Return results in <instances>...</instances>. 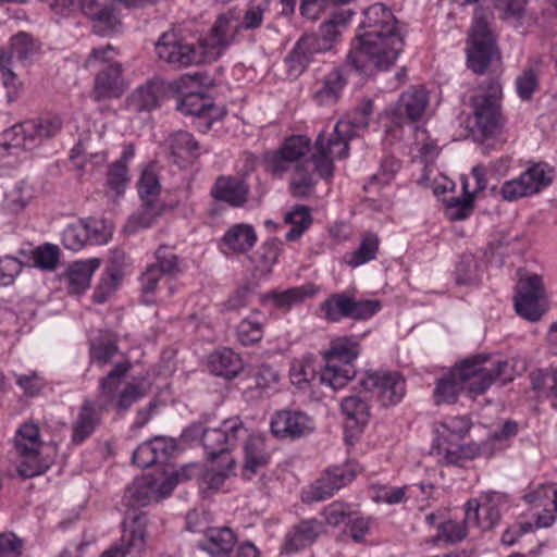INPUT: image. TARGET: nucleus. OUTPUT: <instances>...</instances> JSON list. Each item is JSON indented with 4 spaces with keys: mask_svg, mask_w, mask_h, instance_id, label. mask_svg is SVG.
I'll return each instance as SVG.
<instances>
[{
    "mask_svg": "<svg viewBox=\"0 0 557 557\" xmlns=\"http://www.w3.org/2000/svg\"><path fill=\"white\" fill-rule=\"evenodd\" d=\"M502 85L497 79H490L486 88L472 97V114L469 116L470 128L474 136L485 139L495 135L500 125Z\"/></svg>",
    "mask_w": 557,
    "mask_h": 557,
    "instance_id": "obj_6",
    "label": "nucleus"
},
{
    "mask_svg": "<svg viewBox=\"0 0 557 557\" xmlns=\"http://www.w3.org/2000/svg\"><path fill=\"white\" fill-rule=\"evenodd\" d=\"M177 110L185 115L198 116L206 119L203 128L209 129L214 121V107L209 97L201 94L190 92L185 95L177 104Z\"/></svg>",
    "mask_w": 557,
    "mask_h": 557,
    "instance_id": "obj_30",
    "label": "nucleus"
},
{
    "mask_svg": "<svg viewBox=\"0 0 557 557\" xmlns=\"http://www.w3.org/2000/svg\"><path fill=\"white\" fill-rule=\"evenodd\" d=\"M62 126L58 116H46L27 120L15 124L3 134L5 148L33 150L39 147L44 140L55 136Z\"/></svg>",
    "mask_w": 557,
    "mask_h": 557,
    "instance_id": "obj_8",
    "label": "nucleus"
},
{
    "mask_svg": "<svg viewBox=\"0 0 557 557\" xmlns=\"http://www.w3.org/2000/svg\"><path fill=\"white\" fill-rule=\"evenodd\" d=\"M156 50L160 60L176 69L211 62L200 39L197 45L189 44L174 32L164 33L156 44Z\"/></svg>",
    "mask_w": 557,
    "mask_h": 557,
    "instance_id": "obj_10",
    "label": "nucleus"
},
{
    "mask_svg": "<svg viewBox=\"0 0 557 557\" xmlns=\"http://www.w3.org/2000/svg\"><path fill=\"white\" fill-rule=\"evenodd\" d=\"M380 239L374 233H364L360 246L354 252L345 256V261L350 267H359L376 258Z\"/></svg>",
    "mask_w": 557,
    "mask_h": 557,
    "instance_id": "obj_41",
    "label": "nucleus"
},
{
    "mask_svg": "<svg viewBox=\"0 0 557 557\" xmlns=\"http://www.w3.org/2000/svg\"><path fill=\"white\" fill-rule=\"evenodd\" d=\"M178 476L177 473H173L160 482L158 479L147 475L134 480L126 488L124 502L133 510L127 513L124 521L123 541H126L128 535L127 545L129 549L143 552L145 548L147 517L145 512L136 511L135 508L145 507L153 500L168 497L177 485Z\"/></svg>",
    "mask_w": 557,
    "mask_h": 557,
    "instance_id": "obj_4",
    "label": "nucleus"
},
{
    "mask_svg": "<svg viewBox=\"0 0 557 557\" xmlns=\"http://www.w3.org/2000/svg\"><path fill=\"white\" fill-rule=\"evenodd\" d=\"M10 58L4 54L0 55V72L4 87L8 89V99L13 101L16 96V91L21 86V82L13 71L9 67Z\"/></svg>",
    "mask_w": 557,
    "mask_h": 557,
    "instance_id": "obj_61",
    "label": "nucleus"
},
{
    "mask_svg": "<svg viewBox=\"0 0 557 557\" xmlns=\"http://www.w3.org/2000/svg\"><path fill=\"white\" fill-rule=\"evenodd\" d=\"M342 412L346 416V430L356 429L357 432L368 423L370 407L366 397L354 395L345 397L341 404Z\"/></svg>",
    "mask_w": 557,
    "mask_h": 557,
    "instance_id": "obj_33",
    "label": "nucleus"
},
{
    "mask_svg": "<svg viewBox=\"0 0 557 557\" xmlns=\"http://www.w3.org/2000/svg\"><path fill=\"white\" fill-rule=\"evenodd\" d=\"M355 478V473L343 467H333L324 473L315 483L305 492L307 502H322L334 495Z\"/></svg>",
    "mask_w": 557,
    "mask_h": 557,
    "instance_id": "obj_20",
    "label": "nucleus"
},
{
    "mask_svg": "<svg viewBox=\"0 0 557 557\" xmlns=\"http://www.w3.org/2000/svg\"><path fill=\"white\" fill-rule=\"evenodd\" d=\"M76 9L95 21V33L106 36L117 30L120 21L110 5H102L97 0H76Z\"/></svg>",
    "mask_w": 557,
    "mask_h": 557,
    "instance_id": "obj_22",
    "label": "nucleus"
},
{
    "mask_svg": "<svg viewBox=\"0 0 557 557\" xmlns=\"http://www.w3.org/2000/svg\"><path fill=\"white\" fill-rule=\"evenodd\" d=\"M542 276L533 274L521 280L515 297L516 312L528 321H539L546 311Z\"/></svg>",
    "mask_w": 557,
    "mask_h": 557,
    "instance_id": "obj_18",
    "label": "nucleus"
},
{
    "mask_svg": "<svg viewBox=\"0 0 557 557\" xmlns=\"http://www.w3.org/2000/svg\"><path fill=\"white\" fill-rule=\"evenodd\" d=\"M162 274L160 273V270L157 268H152L149 265L146 271L140 276V284H141V292L144 294V301L146 304H151L152 299L149 297L152 295L156 289L157 285L161 278Z\"/></svg>",
    "mask_w": 557,
    "mask_h": 557,
    "instance_id": "obj_63",
    "label": "nucleus"
},
{
    "mask_svg": "<svg viewBox=\"0 0 557 557\" xmlns=\"http://www.w3.org/2000/svg\"><path fill=\"white\" fill-rule=\"evenodd\" d=\"M346 78L338 69L331 71L323 79L321 87L314 91V98L320 104H329L335 102L344 86Z\"/></svg>",
    "mask_w": 557,
    "mask_h": 557,
    "instance_id": "obj_39",
    "label": "nucleus"
},
{
    "mask_svg": "<svg viewBox=\"0 0 557 557\" xmlns=\"http://www.w3.org/2000/svg\"><path fill=\"white\" fill-rule=\"evenodd\" d=\"M312 164H297L290 178L289 189L294 197L306 198L314 191L317 178L314 173L309 171Z\"/></svg>",
    "mask_w": 557,
    "mask_h": 557,
    "instance_id": "obj_40",
    "label": "nucleus"
},
{
    "mask_svg": "<svg viewBox=\"0 0 557 557\" xmlns=\"http://www.w3.org/2000/svg\"><path fill=\"white\" fill-rule=\"evenodd\" d=\"M236 536L232 529L210 528L205 539L198 543V547L207 552L211 557H228L234 548Z\"/></svg>",
    "mask_w": 557,
    "mask_h": 557,
    "instance_id": "obj_27",
    "label": "nucleus"
},
{
    "mask_svg": "<svg viewBox=\"0 0 557 557\" xmlns=\"http://www.w3.org/2000/svg\"><path fill=\"white\" fill-rule=\"evenodd\" d=\"M101 423V409L90 399L84 400L72 424L71 441L81 445L90 437Z\"/></svg>",
    "mask_w": 557,
    "mask_h": 557,
    "instance_id": "obj_24",
    "label": "nucleus"
},
{
    "mask_svg": "<svg viewBox=\"0 0 557 557\" xmlns=\"http://www.w3.org/2000/svg\"><path fill=\"white\" fill-rule=\"evenodd\" d=\"M106 240V236L97 228L95 220L76 221L69 224L62 233V243L65 248L77 251L87 243L100 244Z\"/></svg>",
    "mask_w": 557,
    "mask_h": 557,
    "instance_id": "obj_21",
    "label": "nucleus"
},
{
    "mask_svg": "<svg viewBox=\"0 0 557 557\" xmlns=\"http://www.w3.org/2000/svg\"><path fill=\"white\" fill-rule=\"evenodd\" d=\"M239 18L240 14L235 9L219 14L210 34L200 39L211 62L216 60L234 41L236 34L240 30Z\"/></svg>",
    "mask_w": 557,
    "mask_h": 557,
    "instance_id": "obj_17",
    "label": "nucleus"
},
{
    "mask_svg": "<svg viewBox=\"0 0 557 557\" xmlns=\"http://www.w3.org/2000/svg\"><path fill=\"white\" fill-rule=\"evenodd\" d=\"M222 240L232 251L245 253L255 246L257 235L252 226L236 224L225 233Z\"/></svg>",
    "mask_w": 557,
    "mask_h": 557,
    "instance_id": "obj_36",
    "label": "nucleus"
},
{
    "mask_svg": "<svg viewBox=\"0 0 557 557\" xmlns=\"http://www.w3.org/2000/svg\"><path fill=\"white\" fill-rule=\"evenodd\" d=\"M539 86V76L533 69H525L521 75L517 77V94L522 100H530Z\"/></svg>",
    "mask_w": 557,
    "mask_h": 557,
    "instance_id": "obj_55",
    "label": "nucleus"
},
{
    "mask_svg": "<svg viewBox=\"0 0 557 557\" xmlns=\"http://www.w3.org/2000/svg\"><path fill=\"white\" fill-rule=\"evenodd\" d=\"M322 530L323 525L319 520H302L286 534L282 552L292 554L312 545Z\"/></svg>",
    "mask_w": 557,
    "mask_h": 557,
    "instance_id": "obj_25",
    "label": "nucleus"
},
{
    "mask_svg": "<svg viewBox=\"0 0 557 557\" xmlns=\"http://www.w3.org/2000/svg\"><path fill=\"white\" fill-rule=\"evenodd\" d=\"M310 139L307 136L296 135L284 140L277 151L268 157V168L274 174H282L289 169L290 163L312 164L314 172L321 177L315 169L313 157L302 160L310 151ZM314 156V153L312 154ZM327 176L326 178H329ZM322 178H324L322 176Z\"/></svg>",
    "mask_w": 557,
    "mask_h": 557,
    "instance_id": "obj_16",
    "label": "nucleus"
},
{
    "mask_svg": "<svg viewBox=\"0 0 557 557\" xmlns=\"http://www.w3.org/2000/svg\"><path fill=\"white\" fill-rule=\"evenodd\" d=\"M506 503V495L498 492L485 493L481 500L469 499L465 505V523L482 531L494 528L499 519V506Z\"/></svg>",
    "mask_w": 557,
    "mask_h": 557,
    "instance_id": "obj_15",
    "label": "nucleus"
},
{
    "mask_svg": "<svg viewBox=\"0 0 557 557\" xmlns=\"http://www.w3.org/2000/svg\"><path fill=\"white\" fill-rule=\"evenodd\" d=\"M373 112V102L367 99L357 109L358 116L342 119L327 136L320 133L314 143L313 162L321 176H332L334 160L346 159L349 154V141L359 131L369 126V115Z\"/></svg>",
    "mask_w": 557,
    "mask_h": 557,
    "instance_id": "obj_5",
    "label": "nucleus"
},
{
    "mask_svg": "<svg viewBox=\"0 0 557 557\" xmlns=\"http://www.w3.org/2000/svg\"><path fill=\"white\" fill-rule=\"evenodd\" d=\"M22 541L12 532L0 534V557H20Z\"/></svg>",
    "mask_w": 557,
    "mask_h": 557,
    "instance_id": "obj_64",
    "label": "nucleus"
},
{
    "mask_svg": "<svg viewBox=\"0 0 557 557\" xmlns=\"http://www.w3.org/2000/svg\"><path fill=\"white\" fill-rule=\"evenodd\" d=\"M99 259H89L74 262L67 270L66 280L69 292L78 295L87 289L94 272L99 268Z\"/></svg>",
    "mask_w": 557,
    "mask_h": 557,
    "instance_id": "obj_32",
    "label": "nucleus"
},
{
    "mask_svg": "<svg viewBox=\"0 0 557 557\" xmlns=\"http://www.w3.org/2000/svg\"><path fill=\"white\" fill-rule=\"evenodd\" d=\"M22 460L17 467V472L23 478H33L45 473L49 468V462L39 458L38 449L28 453H18Z\"/></svg>",
    "mask_w": 557,
    "mask_h": 557,
    "instance_id": "obj_45",
    "label": "nucleus"
},
{
    "mask_svg": "<svg viewBox=\"0 0 557 557\" xmlns=\"http://www.w3.org/2000/svg\"><path fill=\"white\" fill-rule=\"evenodd\" d=\"M531 384L535 392L542 393L545 397H548L549 393L557 384V369L547 368L532 372Z\"/></svg>",
    "mask_w": 557,
    "mask_h": 557,
    "instance_id": "obj_53",
    "label": "nucleus"
},
{
    "mask_svg": "<svg viewBox=\"0 0 557 557\" xmlns=\"http://www.w3.org/2000/svg\"><path fill=\"white\" fill-rule=\"evenodd\" d=\"M473 210L472 196L465 198H451L447 207V214L450 220L461 221L467 219Z\"/></svg>",
    "mask_w": 557,
    "mask_h": 557,
    "instance_id": "obj_60",
    "label": "nucleus"
},
{
    "mask_svg": "<svg viewBox=\"0 0 557 557\" xmlns=\"http://www.w3.org/2000/svg\"><path fill=\"white\" fill-rule=\"evenodd\" d=\"M135 149L133 145L124 148L121 158L111 164L108 171V185L117 196L124 193L129 181L127 162L134 157Z\"/></svg>",
    "mask_w": 557,
    "mask_h": 557,
    "instance_id": "obj_37",
    "label": "nucleus"
},
{
    "mask_svg": "<svg viewBox=\"0 0 557 557\" xmlns=\"http://www.w3.org/2000/svg\"><path fill=\"white\" fill-rule=\"evenodd\" d=\"M404 49L393 12L382 3L364 11L359 33L351 44L346 65L362 75H373L393 66Z\"/></svg>",
    "mask_w": 557,
    "mask_h": 557,
    "instance_id": "obj_1",
    "label": "nucleus"
},
{
    "mask_svg": "<svg viewBox=\"0 0 557 557\" xmlns=\"http://www.w3.org/2000/svg\"><path fill=\"white\" fill-rule=\"evenodd\" d=\"M149 442L154 450L158 462L161 465L166 463L172 454L176 450V443L171 437L156 436Z\"/></svg>",
    "mask_w": 557,
    "mask_h": 557,
    "instance_id": "obj_62",
    "label": "nucleus"
},
{
    "mask_svg": "<svg viewBox=\"0 0 557 557\" xmlns=\"http://www.w3.org/2000/svg\"><path fill=\"white\" fill-rule=\"evenodd\" d=\"M359 344L350 338L332 342L324 354V367L320 372V383L333 389L344 387L356 374L351 362L358 357Z\"/></svg>",
    "mask_w": 557,
    "mask_h": 557,
    "instance_id": "obj_7",
    "label": "nucleus"
},
{
    "mask_svg": "<svg viewBox=\"0 0 557 557\" xmlns=\"http://www.w3.org/2000/svg\"><path fill=\"white\" fill-rule=\"evenodd\" d=\"M282 242L277 238L268 239L260 248L259 263L262 269L270 273L276 263L281 252Z\"/></svg>",
    "mask_w": 557,
    "mask_h": 557,
    "instance_id": "obj_56",
    "label": "nucleus"
},
{
    "mask_svg": "<svg viewBox=\"0 0 557 557\" xmlns=\"http://www.w3.org/2000/svg\"><path fill=\"white\" fill-rule=\"evenodd\" d=\"M140 200L160 201L159 194L161 185L159 177L152 166H146L137 183Z\"/></svg>",
    "mask_w": 557,
    "mask_h": 557,
    "instance_id": "obj_43",
    "label": "nucleus"
},
{
    "mask_svg": "<svg viewBox=\"0 0 557 557\" xmlns=\"http://www.w3.org/2000/svg\"><path fill=\"white\" fill-rule=\"evenodd\" d=\"M456 283L471 285L479 281L476 260L471 255H465L456 267Z\"/></svg>",
    "mask_w": 557,
    "mask_h": 557,
    "instance_id": "obj_51",
    "label": "nucleus"
},
{
    "mask_svg": "<svg viewBox=\"0 0 557 557\" xmlns=\"http://www.w3.org/2000/svg\"><path fill=\"white\" fill-rule=\"evenodd\" d=\"M115 54V48L107 45L92 49L86 59L87 67L101 66L95 78L94 96L96 100L117 97L121 92L122 65L114 61Z\"/></svg>",
    "mask_w": 557,
    "mask_h": 557,
    "instance_id": "obj_9",
    "label": "nucleus"
},
{
    "mask_svg": "<svg viewBox=\"0 0 557 557\" xmlns=\"http://www.w3.org/2000/svg\"><path fill=\"white\" fill-rule=\"evenodd\" d=\"M208 366L214 375L231 380L242 371L243 361L232 349L224 348L210 355Z\"/></svg>",
    "mask_w": 557,
    "mask_h": 557,
    "instance_id": "obj_31",
    "label": "nucleus"
},
{
    "mask_svg": "<svg viewBox=\"0 0 557 557\" xmlns=\"http://www.w3.org/2000/svg\"><path fill=\"white\" fill-rule=\"evenodd\" d=\"M165 82L153 77L139 86L129 98V106L136 111H151L160 106L165 95Z\"/></svg>",
    "mask_w": 557,
    "mask_h": 557,
    "instance_id": "obj_26",
    "label": "nucleus"
},
{
    "mask_svg": "<svg viewBox=\"0 0 557 557\" xmlns=\"http://www.w3.org/2000/svg\"><path fill=\"white\" fill-rule=\"evenodd\" d=\"M429 106V92L423 87H410L404 91L397 102L392 107L397 114L409 120L410 123L420 122Z\"/></svg>",
    "mask_w": 557,
    "mask_h": 557,
    "instance_id": "obj_23",
    "label": "nucleus"
},
{
    "mask_svg": "<svg viewBox=\"0 0 557 557\" xmlns=\"http://www.w3.org/2000/svg\"><path fill=\"white\" fill-rule=\"evenodd\" d=\"M268 461L264 438L260 435H250L244 446V478L251 479Z\"/></svg>",
    "mask_w": 557,
    "mask_h": 557,
    "instance_id": "obj_29",
    "label": "nucleus"
},
{
    "mask_svg": "<svg viewBox=\"0 0 557 557\" xmlns=\"http://www.w3.org/2000/svg\"><path fill=\"white\" fill-rule=\"evenodd\" d=\"M285 222L292 224V228L286 233V240H296L311 224V215L308 207L297 206L293 211L286 214Z\"/></svg>",
    "mask_w": 557,
    "mask_h": 557,
    "instance_id": "obj_42",
    "label": "nucleus"
},
{
    "mask_svg": "<svg viewBox=\"0 0 557 557\" xmlns=\"http://www.w3.org/2000/svg\"><path fill=\"white\" fill-rule=\"evenodd\" d=\"M33 198V188L24 183H18L10 190L4 200L5 208L17 213L23 210Z\"/></svg>",
    "mask_w": 557,
    "mask_h": 557,
    "instance_id": "obj_47",
    "label": "nucleus"
},
{
    "mask_svg": "<svg viewBox=\"0 0 557 557\" xmlns=\"http://www.w3.org/2000/svg\"><path fill=\"white\" fill-rule=\"evenodd\" d=\"M468 524L456 520L442 521L438 524V531L434 537L435 543L456 544L467 536Z\"/></svg>",
    "mask_w": 557,
    "mask_h": 557,
    "instance_id": "obj_44",
    "label": "nucleus"
},
{
    "mask_svg": "<svg viewBox=\"0 0 557 557\" xmlns=\"http://www.w3.org/2000/svg\"><path fill=\"white\" fill-rule=\"evenodd\" d=\"M185 436L200 440L210 460L203 482L210 488H220L232 472L235 461L228 454L239 438L247 436V429L238 417L223 420L220 425L210 424L209 418L190 424Z\"/></svg>",
    "mask_w": 557,
    "mask_h": 557,
    "instance_id": "obj_2",
    "label": "nucleus"
},
{
    "mask_svg": "<svg viewBox=\"0 0 557 557\" xmlns=\"http://www.w3.org/2000/svg\"><path fill=\"white\" fill-rule=\"evenodd\" d=\"M317 288L311 285L287 288L285 290H272L264 296V300L278 309H289L290 307L302 302L305 299L315 295Z\"/></svg>",
    "mask_w": 557,
    "mask_h": 557,
    "instance_id": "obj_34",
    "label": "nucleus"
},
{
    "mask_svg": "<svg viewBox=\"0 0 557 557\" xmlns=\"http://www.w3.org/2000/svg\"><path fill=\"white\" fill-rule=\"evenodd\" d=\"M359 383L364 392L373 394L385 408L396 406L406 395L405 377L396 371L370 370Z\"/></svg>",
    "mask_w": 557,
    "mask_h": 557,
    "instance_id": "obj_13",
    "label": "nucleus"
},
{
    "mask_svg": "<svg viewBox=\"0 0 557 557\" xmlns=\"http://www.w3.org/2000/svg\"><path fill=\"white\" fill-rule=\"evenodd\" d=\"M325 320L339 322L343 319L368 320L381 309L376 299H356L346 293L331 294L320 305Z\"/></svg>",
    "mask_w": 557,
    "mask_h": 557,
    "instance_id": "obj_11",
    "label": "nucleus"
},
{
    "mask_svg": "<svg viewBox=\"0 0 557 557\" xmlns=\"http://www.w3.org/2000/svg\"><path fill=\"white\" fill-rule=\"evenodd\" d=\"M161 201L141 200V207L134 212L125 224V232L133 234L143 228L152 226L162 214Z\"/></svg>",
    "mask_w": 557,
    "mask_h": 557,
    "instance_id": "obj_35",
    "label": "nucleus"
},
{
    "mask_svg": "<svg viewBox=\"0 0 557 557\" xmlns=\"http://www.w3.org/2000/svg\"><path fill=\"white\" fill-rule=\"evenodd\" d=\"M312 61L308 51L304 47H300V42L297 41L294 49L286 57L285 63L287 66L288 75L293 78L298 77Z\"/></svg>",
    "mask_w": 557,
    "mask_h": 557,
    "instance_id": "obj_49",
    "label": "nucleus"
},
{
    "mask_svg": "<svg viewBox=\"0 0 557 557\" xmlns=\"http://www.w3.org/2000/svg\"><path fill=\"white\" fill-rule=\"evenodd\" d=\"M554 169L545 162L532 163L520 176L503 184L500 195L506 201H516L537 194L549 186Z\"/></svg>",
    "mask_w": 557,
    "mask_h": 557,
    "instance_id": "obj_12",
    "label": "nucleus"
},
{
    "mask_svg": "<svg viewBox=\"0 0 557 557\" xmlns=\"http://www.w3.org/2000/svg\"><path fill=\"white\" fill-rule=\"evenodd\" d=\"M129 369L128 362H120L100 381V391L108 399L112 398L117 391L122 377Z\"/></svg>",
    "mask_w": 557,
    "mask_h": 557,
    "instance_id": "obj_50",
    "label": "nucleus"
},
{
    "mask_svg": "<svg viewBox=\"0 0 557 557\" xmlns=\"http://www.w3.org/2000/svg\"><path fill=\"white\" fill-rule=\"evenodd\" d=\"M32 259L37 268L53 270L59 261V248L52 244H45L33 251Z\"/></svg>",
    "mask_w": 557,
    "mask_h": 557,
    "instance_id": "obj_54",
    "label": "nucleus"
},
{
    "mask_svg": "<svg viewBox=\"0 0 557 557\" xmlns=\"http://www.w3.org/2000/svg\"><path fill=\"white\" fill-rule=\"evenodd\" d=\"M352 512L347 505L336 502L325 507L323 516L327 524L338 527L346 524Z\"/></svg>",
    "mask_w": 557,
    "mask_h": 557,
    "instance_id": "obj_58",
    "label": "nucleus"
},
{
    "mask_svg": "<svg viewBox=\"0 0 557 557\" xmlns=\"http://www.w3.org/2000/svg\"><path fill=\"white\" fill-rule=\"evenodd\" d=\"M236 334L243 345H253L262 338V325L260 322L247 318L237 325Z\"/></svg>",
    "mask_w": 557,
    "mask_h": 557,
    "instance_id": "obj_52",
    "label": "nucleus"
},
{
    "mask_svg": "<svg viewBox=\"0 0 557 557\" xmlns=\"http://www.w3.org/2000/svg\"><path fill=\"white\" fill-rule=\"evenodd\" d=\"M527 0H496V8L502 11L503 18L519 22L525 14Z\"/></svg>",
    "mask_w": 557,
    "mask_h": 557,
    "instance_id": "obj_57",
    "label": "nucleus"
},
{
    "mask_svg": "<svg viewBox=\"0 0 557 557\" xmlns=\"http://www.w3.org/2000/svg\"><path fill=\"white\" fill-rule=\"evenodd\" d=\"M38 50V45L27 33L21 32L12 37L11 53L21 61L30 59Z\"/></svg>",
    "mask_w": 557,
    "mask_h": 557,
    "instance_id": "obj_48",
    "label": "nucleus"
},
{
    "mask_svg": "<svg viewBox=\"0 0 557 557\" xmlns=\"http://www.w3.org/2000/svg\"><path fill=\"white\" fill-rule=\"evenodd\" d=\"M270 426L272 434L280 440H296L314 430V423L308 414L292 410L276 412Z\"/></svg>",
    "mask_w": 557,
    "mask_h": 557,
    "instance_id": "obj_19",
    "label": "nucleus"
},
{
    "mask_svg": "<svg viewBox=\"0 0 557 557\" xmlns=\"http://www.w3.org/2000/svg\"><path fill=\"white\" fill-rule=\"evenodd\" d=\"M486 357L478 355L463 360L460 366L451 369L436 385L434 397L436 404L454 403L460 392L468 391L470 395L483 394L496 380H511L505 376L508 368L506 360H497L491 368L482 367Z\"/></svg>",
    "mask_w": 557,
    "mask_h": 557,
    "instance_id": "obj_3",
    "label": "nucleus"
},
{
    "mask_svg": "<svg viewBox=\"0 0 557 557\" xmlns=\"http://www.w3.org/2000/svg\"><path fill=\"white\" fill-rule=\"evenodd\" d=\"M170 149L177 164L197 159L199 156L198 141L185 131H178L170 137Z\"/></svg>",
    "mask_w": 557,
    "mask_h": 557,
    "instance_id": "obj_38",
    "label": "nucleus"
},
{
    "mask_svg": "<svg viewBox=\"0 0 557 557\" xmlns=\"http://www.w3.org/2000/svg\"><path fill=\"white\" fill-rule=\"evenodd\" d=\"M498 55L495 38L484 18H475L467 47V64L475 74H483Z\"/></svg>",
    "mask_w": 557,
    "mask_h": 557,
    "instance_id": "obj_14",
    "label": "nucleus"
},
{
    "mask_svg": "<svg viewBox=\"0 0 557 557\" xmlns=\"http://www.w3.org/2000/svg\"><path fill=\"white\" fill-rule=\"evenodd\" d=\"M407 124H411L409 120L403 115L397 114L393 108L386 110L384 119L385 133L395 139H400L404 134V128Z\"/></svg>",
    "mask_w": 557,
    "mask_h": 557,
    "instance_id": "obj_59",
    "label": "nucleus"
},
{
    "mask_svg": "<svg viewBox=\"0 0 557 557\" xmlns=\"http://www.w3.org/2000/svg\"><path fill=\"white\" fill-rule=\"evenodd\" d=\"M14 445L17 453H28L39 447V430L35 424L24 423L16 431Z\"/></svg>",
    "mask_w": 557,
    "mask_h": 557,
    "instance_id": "obj_46",
    "label": "nucleus"
},
{
    "mask_svg": "<svg viewBox=\"0 0 557 557\" xmlns=\"http://www.w3.org/2000/svg\"><path fill=\"white\" fill-rule=\"evenodd\" d=\"M212 196L233 207H242L247 201L248 186L238 177L221 176L216 180Z\"/></svg>",
    "mask_w": 557,
    "mask_h": 557,
    "instance_id": "obj_28",
    "label": "nucleus"
}]
</instances>
